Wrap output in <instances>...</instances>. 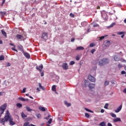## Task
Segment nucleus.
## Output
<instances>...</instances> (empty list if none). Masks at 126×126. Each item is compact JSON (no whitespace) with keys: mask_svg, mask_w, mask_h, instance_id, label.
Returning <instances> with one entry per match:
<instances>
[{"mask_svg":"<svg viewBox=\"0 0 126 126\" xmlns=\"http://www.w3.org/2000/svg\"><path fill=\"white\" fill-rule=\"evenodd\" d=\"M107 126H112V124H111V123H109L107 124Z\"/></svg>","mask_w":126,"mask_h":126,"instance_id":"56","label":"nucleus"},{"mask_svg":"<svg viewBox=\"0 0 126 126\" xmlns=\"http://www.w3.org/2000/svg\"><path fill=\"white\" fill-rule=\"evenodd\" d=\"M85 110L87 111V112H90V113H93V111L92 110H90L89 109L85 108Z\"/></svg>","mask_w":126,"mask_h":126,"instance_id":"31","label":"nucleus"},{"mask_svg":"<svg viewBox=\"0 0 126 126\" xmlns=\"http://www.w3.org/2000/svg\"><path fill=\"white\" fill-rule=\"evenodd\" d=\"M85 117H86V118H89V117H90V115H89V114L86 113H85Z\"/></svg>","mask_w":126,"mask_h":126,"instance_id":"38","label":"nucleus"},{"mask_svg":"<svg viewBox=\"0 0 126 126\" xmlns=\"http://www.w3.org/2000/svg\"><path fill=\"white\" fill-rule=\"evenodd\" d=\"M3 94H5V93H4V92H0V96H2V95H3Z\"/></svg>","mask_w":126,"mask_h":126,"instance_id":"42","label":"nucleus"},{"mask_svg":"<svg viewBox=\"0 0 126 126\" xmlns=\"http://www.w3.org/2000/svg\"><path fill=\"white\" fill-rule=\"evenodd\" d=\"M114 61H115V62H119V61H120V58L117 55L114 56Z\"/></svg>","mask_w":126,"mask_h":126,"instance_id":"15","label":"nucleus"},{"mask_svg":"<svg viewBox=\"0 0 126 126\" xmlns=\"http://www.w3.org/2000/svg\"><path fill=\"white\" fill-rule=\"evenodd\" d=\"M38 86H39V87H40V88H41V87H42V85L40 83L38 84Z\"/></svg>","mask_w":126,"mask_h":126,"instance_id":"54","label":"nucleus"},{"mask_svg":"<svg viewBox=\"0 0 126 126\" xmlns=\"http://www.w3.org/2000/svg\"><path fill=\"white\" fill-rule=\"evenodd\" d=\"M100 126H106V123L105 122H102L99 124Z\"/></svg>","mask_w":126,"mask_h":126,"instance_id":"23","label":"nucleus"},{"mask_svg":"<svg viewBox=\"0 0 126 126\" xmlns=\"http://www.w3.org/2000/svg\"><path fill=\"white\" fill-rule=\"evenodd\" d=\"M21 116L22 118H27V115H25L23 112L21 113Z\"/></svg>","mask_w":126,"mask_h":126,"instance_id":"27","label":"nucleus"},{"mask_svg":"<svg viewBox=\"0 0 126 126\" xmlns=\"http://www.w3.org/2000/svg\"><path fill=\"white\" fill-rule=\"evenodd\" d=\"M41 38L44 39V40H47V39H48V33L44 32L42 34V35L41 36Z\"/></svg>","mask_w":126,"mask_h":126,"instance_id":"6","label":"nucleus"},{"mask_svg":"<svg viewBox=\"0 0 126 126\" xmlns=\"http://www.w3.org/2000/svg\"><path fill=\"white\" fill-rule=\"evenodd\" d=\"M51 115L49 114L48 117L44 118V119L46 120H49V118H51Z\"/></svg>","mask_w":126,"mask_h":126,"instance_id":"39","label":"nucleus"},{"mask_svg":"<svg viewBox=\"0 0 126 126\" xmlns=\"http://www.w3.org/2000/svg\"><path fill=\"white\" fill-rule=\"evenodd\" d=\"M26 108L27 109L28 112H32V109L30 108L29 106H26Z\"/></svg>","mask_w":126,"mask_h":126,"instance_id":"24","label":"nucleus"},{"mask_svg":"<svg viewBox=\"0 0 126 126\" xmlns=\"http://www.w3.org/2000/svg\"><path fill=\"white\" fill-rule=\"evenodd\" d=\"M12 50L13 51H14L15 52H17V50L16 49H15V45H14V46L12 48Z\"/></svg>","mask_w":126,"mask_h":126,"instance_id":"41","label":"nucleus"},{"mask_svg":"<svg viewBox=\"0 0 126 126\" xmlns=\"http://www.w3.org/2000/svg\"><path fill=\"white\" fill-rule=\"evenodd\" d=\"M109 106V104L106 103L104 106V109H108V106Z\"/></svg>","mask_w":126,"mask_h":126,"instance_id":"33","label":"nucleus"},{"mask_svg":"<svg viewBox=\"0 0 126 126\" xmlns=\"http://www.w3.org/2000/svg\"><path fill=\"white\" fill-rule=\"evenodd\" d=\"M43 64H40L38 67V66L36 67V69H37V70H39L40 72H41L43 69Z\"/></svg>","mask_w":126,"mask_h":126,"instance_id":"9","label":"nucleus"},{"mask_svg":"<svg viewBox=\"0 0 126 126\" xmlns=\"http://www.w3.org/2000/svg\"><path fill=\"white\" fill-rule=\"evenodd\" d=\"M9 118V111H8V110H7L4 118L1 119L0 121V124H2L3 126H4V125L5 124V122H7V121H8Z\"/></svg>","mask_w":126,"mask_h":126,"instance_id":"1","label":"nucleus"},{"mask_svg":"<svg viewBox=\"0 0 126 126\" xmlns=\"http://www.w3.org/2000/svg\"><path fill=\"white\" fill-rule=\"evenodd\" d=\"M4 2H5V0H2L1 5H3Z\"/></svg>","mask_w":126,"mask_h":126,"instance_id":"50","label":"nucleus"},{"mask_svg":"<svg viewBox=\"0 0 126 126\" xmlns=\"http://www.w3.org/2000/svg\"><path fill=\"white\" fill-rule=\"evenodd\" d=\"M101 16L104 20H107L108 19V15L105 12H101Z\"/></svg>","mask_w":126,"mask_h":126,"instance_id":"4","label":"nucleus"},{"mask_svg":"<svg viewBox=\"0 0 126 126\" xmlns=\"http://www.w3.org/2000/svg\"><path fill=\"white\" fill-rule=\"evenodd\" d=\"M52 91H56V85H53L52 87Z\"/></svg>","mask_w":126,"mask_h":126,"instance_id":"32","label":"nucleus"},{"mask_svg":"<svg viewBox=\"0 0 126 126\" xmlns=\"http://www.w3.org/2000/svg\"><path fill=\"white\" fill-rule=\"evenodd\" d=\"M87 24H88V23H87V22H83L81 23V25L83 27H85V26H86Z\"/></svg>","mask_w":126,"mask_h":126,"instance_id":"16","label":"nucleus"},{"mask_svg":"<svg viewBox=\"0 0 126 126\" xmlns=\"http://www.w3.org/2000/svg\"><path fill=\"white\" fill-rule=\"evenodd\" d=\"M110 44H111V42L110 41V40H107V42H106L104 44V46L105 47H109Z\"/></svg>","mask_w":126,"mask_h":126,"instance_id":"13","label":"nucleus"},{"mask_svg":"<svg viewBox=\"0 0 126 126\" xmlns=\"http://www.w3.org/2000/svg\"><path fill=\"white\" fill-rule=\"evenodd\" d=\"M124 37H125V34H122L121 38H124Z\"/></svg>","mask_w":126,"mask_h":126,"instance_id":"64","label":"nucleus"},{"mask_svg":"<svg viewBox=\"0 0 126 126\" xmlns=\"http://www.w3.org/2000/svg\"><path fill=\"white\" fill-rule=\"evenodd\" d=\"M99 27V25L97 24H94L93 25V27Z\"/></svg>","mask_w":126,"mask_h":126,"instance_id":"46","label":"nucleus"},{"mask_svg":"<svg viewBox=\"0 0 126 126\" xmlns=\"http://www.w3.org/2000/svg\"><path fill=\"white\" fill-rule=\"evenodd\" d=\"M40 88L41 89H42V90H43V91H45V90H46V89H45V88L43 86Z\"/></svg>","mask_w":126,"mask_h":126,"instance_id":"52","label":"nucleus"},{"mask_svg":"<svg viewBox=\"0 0 126 126\" xmlns=\"http://www.w3.org/2000/svg\"><path fill=\"white\" fill-rule=\"evenodd\" d=\"M41 77L44 76V72H41Z\"/></svg>","mask_w":126,"mask_h":126,"instance_id":"57","label":"nucleus"},{"mask_svg":"<svg viewBox=\"0 0 126 126\" xmlns=\"http://www.w3.org/2000/svg\"><path fill=\"white\" fill-rule=\"evenodd\" d=\"M74 40H75V39H74V38H71V42H74Z\"/></svg>","mask_w":126,"mask_h":126,"instance_id":"61","label":"nucleus"},{"mask_svg":"<svg viewBox=\"0 0 126 126\" xmlns=\"http://www.w3.org/2000/svg\"><path fill=\"white\" fill-rule=\"evenodd\" d=\"M114 25H116V23H113L109 26H108V28H111L112 27H113Z\"/></svg>","mask_w":126,"mask_h":126,"instance_id":"29","label":"nucleus"},{"mask_svg":"<svg viewBox=\"0 0 126 126\" xmlns=\"http://www.w3.org/2000/svg\"><path fill=\"white\" fill-rule=\"evenodd\" d=\"M76 61H79L80 60V58L79 57V56H78L76 57Z\"/></svg>","mask_w":126,"mask_h":126,"instance_id":"45","label":"nucleus"},{"mask_svg":"<svg viewBox=\"0 0 126 126\" xmlns=\"http://www.w3.org/2000/svg\"><path fill=\"white\" fill-rule=\"evenodd\" d=\"M95 51H96V50L93 49L92 50H91V53L93 54H94V53H95Z\"/></svg>","mask_w":126,"mask_h":126,"instance_id":"36","label":"nucleus"},{"mask_svg":"<svg viewBox=\"0 0 126 126\" xmlns=\"http://www.w3.org/2000/svg\"><path fill=\"white\" fill-rule=\"evenodd\" d=\"M35 116L37 119H41L42 118V115H41V114L38 113V114H36Z\"/></svg>","mask_w":126,"mask_h":126,"instance_id":"17","label":"nucleus"},{"mask_svg":"<svg viewBox=\"0 0 126 126\" xmlns=\"http://www.w3.org/2000/svg\"><path fill=\"white\" fill-rule=\"evenodd\" d=\"M123 92H124V93H126V89H125L123 90Z\"/></svg>","mask_w":126,"mask_h":126,"instance_id":"63","label":"nucleus"},{"mask_svg":"<svg viewBox=\"0 0 126 126\" xmlns=\"http://www.w3.org/2000/svg\"><path fill=\"white\" fill-rule=\"evenodd\" d=\"M76 51H82L83 50H84V47H82V46H79L77 47L76 48Z\"/></svg>","mask_w":126,"mask_h":126,"instance_id":"14","label":"nucleus"},{"mask_svg":"<svg viewBox=\"0 0 126 126\" xmlns=\"http://www.w3.org/2000/svg\"><path fill=\"white\" fill-rule=\"evenodd\" d=\"M52 121H53V119H50V120L48 121V124H52Z\"/></svg>","mask_w":126,"mask_h":126,"instance_id":"43","label":"nucleus"},{"mask_svg":"<svg viewBox=\"0 0 126 126\" xmlns=\"http://www.w3.org/2000/svg\"><path fill=\"white\" fill-rule=\"evenodd\" d=\"M122 64H118V67H119V68H121V67H122Z\"/></svg>","mask_w":126,"mask_h":126,"instance_id":"58","label":"nucleus"},{"mask_svg":"<svg viewBox=\"0 0 126 126\" xmlns=\"http://www.w3.org/2000/svg\"><path fill=\"white\" fill-rule=\"evenodd\" d=\"M0 14L1 16H4V15H5V14H6V12H0Z\"/></svg>","mask_w":126,"mask_h":126,"instance_id":"26","label":"nucleus"},{"mask_svg":"<svg viewBox=\"0 0 126 126\" xmlns=\"http://www.w3.org/2000/svg\"><path fill=\"white\" fill-rule=\"evenodd\" d=\"M69 15L71 17H74V14H72V13H70Z\"/></svg>","mask_w":126,"mask_h":126,"instance_id":"48","label":"nucleus"},{"mask_svg":"<svg viewBox=\"0 0 126 126\" xmlns=\"http://www.w3.org/2000/svg\"><path fill=\"white\" fill-rule=\"evenodd\" d=\"M17 108H22V104L21 103H18L16 104Z\"/></svg>","mask_w":126,"mask_h":126,"instance_id":"21","label":"nucleus"},{"mask_svg":"<svg viewBox=\"0 0 126 126\" xmlns=\"http://www.w3.org/2000/svg\"><path fill=\"white\" fill-rule=\"evenodd\" d=\"M25 92H26V88L23 89L22 93H25Z\"/></svg>","mask_w":126,"mask_h":126,"instance_id":"44","label":"nucleus"},{"mask_svg":"<svg viewBox=\"0 0 126 126\" xmlns=\"http://www.w3.org/2000/svg\"><path fill=\"white\" fill-rule=\"evenodd\" d=\"M74 63H75V62H74V61H71L70 62V65H73V64H74Z\"/></svg>","mask_w":126,"mask_h":126,"instance_id":"34","label":"nucleus"},{"mask_svg":"<svg viewBox=\"0 0 126 126\" xmlns=\"http://www.w3.org/2000/svg\"><path fill=\"white\" fill-rule=\"evenodd\" d=\"M104 112H105V111L104 110V109H102L101 110H100V112L101 113H104Z\"/></svg>","mask_w":126,"mask_h":126,"instance_id":"59","label":"nucleus"},{"mask_svg":"<svg viewBox=\"0 0 126 126\" xmlns=\"http://www.w3.org/2000/svg\"><path fill=\"white\" fill-rule=\"evenodd\" d=\"M110 115L111 116L112 118H117V115L113 113H110Z\"/></svg>","mask_w":126,"mask_h":126,"instance_id":"20","label":"nucleus"},{"mask_svg":"<svg viewBox=\"0 0 126 126\" xmlns=\"http://www.w3.org/2000/svg\"><path fill=\"white\" fill-rule=\"evenodd\" d=\"M64 103L65 105H67V104L68 103L67 102V101H64Z\"/></svg>","mask_w":126,"mask_h":126,"instance_id":"62","label":"nucleus"},{"mask_svg":"<svg viewBox=\"0 0 126 126\" xmlns=\"http://www.w3.org/2000/svg\"><path fill=\"white\" fill-rule=\"evenodd\" d=\"M1 33L5 37V38H6V32H5L4 31H1Z\"/></svg>","mask_w":126,"mask_h":126,"instance_id":"25","label":"nucleus"},{"mask_svg":"<svg viewBox=\"0 0 126 126\" xmlns=\"http://www.w3.org/2000/svg\"><path fill=\"white\" fill-rule=\"evenodd\" d=\"M58 121H63V118H59L58 119Z\"/></svg>","mask_w":126,"mask_h":126,"instance_id":"53","label":"nucleus"},{"mask_svg":"<svg viewBox=\"0 0 126 126\" xmlns=\"http://www.w3.org/2000/svg\"><path fill=\"white\" fill-rule=\"evenodd\" d=\"M94 46H95V44H94V43H91L90 45V47L91 48H93V47H94Z\"/></svg>","mask_w":126,"mask_h":126,"instance_id":"35","label":"nucleus"},{"mask_svg":"<svg viewBox=\"0 0 126 126\" xmlns=\"http://www.w3.org/2000/svg\"><path fill=\"white\" fill-rule=\"evenodd\" d=\"M18 100H21V101H22L23 102H25V98L24 97H19Z\"/></svg>","mask_w":126,"mask_h":126,"instance_id":"22","label":"nucleus"},{"mask_svg":"<svg viewBox=\"0 0 126 126\" xmlns=\"http://www.w3.org/2000/svg\"><path fill=\"white\" fill-rule=\"evenodd\" d=\"M118 35H123V34H126V32H118L117 33Z\"/></svg>","mask_w":126,"mask_h":126,"instance_id":"28","label":"nucleus"},{"mask_svg":"<svg viewBox=\"0 0 126 126\" xmlns=\"http://www.w3.org/2000/svg\"><path fill=\"white\" fill-rule=\"evenodd\" d=\"M126 71H122L121 72V74H126Z\"/></svg>","mask_w":126,"mask_h":126,"instance_id":"51","label":"nucleus"},{"mask_svg":"<svg viewBox=\"0 0 126 126\" xmlns=\"http://www.w3.org/2000/svg\"><path fill=\"white\" fill-rule=\"evenodd\" d=\"M39 109L40 111H42V112H45V111H46V108L44 107H39Z\"/></svg>","mask_w":126,"mask_h":126,"instance_id":"18","label":"nucleus"},{"mask_svg":"<svg viewBox=\"0 0 126 126\" xmlns=\"http://www.w3.org/2000/svg\"><path fill=\"white\" fill-rule=\"evenodd\" d=\"M113 123H118V122H122L121 118H116L113 120Z\"/></svg>","mask_w":126,"mask_h":126,"instance_id":"10","label":"nucleus"},{"mask_svg":"<svg viewBox=\"0 0 126 126\" xmlns=\"http://www.w3.org/2000/svg\"><path fill=\"white\" fill-rule=\"evenodd\" d=\"M105 86H107V85H109V81H106L104 83Z\"/></svg>","mask_w":126,"mask_h":126,"instance_id":"37","label":"nucleus"},{"mask_svg":"<svg viewBox=\"0 0 126 126\" xmlns=\"http://www.w3.org/2000/svg\"><path fill=\"white\" fill-rule=\"evenodd\" d=\"M22 37H23V36H22L20 34H17L16 35V38H17V39H19V40L22 39Z\"/></svg>","mask_w":126,"mask_h":126,"instance_id":"19","label":"nucleus"},{"mask_svg":"<svg viewBox=\"0 0 126 126\" xmlns=\"http://www.w3.org/2000/svg\"><path fill=\"white\" fill-rule=\"evenodd\" d=\"M8 121H9V122L10 126H14V125H15V122H13V119L11 118V116H10V113H9V118Z\"/></svg>","mask_w":126,"mask_h":126,"instance_id":"3","label":"nucleus"},{"mask_svg":"<svg viewBox=\"0 0 126 126\" xmlns=\"http://www.w3.org/2000/svg\"><path fill=\"white\" fill-rule=\"evenodd\" d=\"M4 60V56L3 55L0 56V61H3Z\"/></svg>","mask_w":126,"mask_h":126,"instance_id":"30","label":"nucleus"},{"mask_svg":"<svg viewBox=\"0 0 126 126\" xmlns=\"http://www.w3.org/2000/svg\"><path fill=\"white\" fill-rule=\"evenodd\" d=\"M88 78L89 80L91 81L92 82H95V80H96L95 78H94V77L91 76V75H89Z\"/></svg>","mask_w":126,"mask_h":126,"instance_id":"8","label":"nucleus"},{"mask_svg":"<svg viewBox=\"0 0 126 126\" xmlns=\"http://www.w3.org/2000/svg\"><path fill=\"white\" fill-rule=\"evenodd\" d=\"M23 54L27 59H30V54H29V53L23 52Z\"/></svg>","mask_w":126,"mask_h":126,"instance_id":"12","label":"nucleus"},{"mask_svg":"<svg viewBox=\"0 0 126 126\" xmlns=\"http://www.w3.org/2000/svg\"><path fill=\"white\" fill-rule=\"evenodd\" d=\"M36 90L37 91H38V92H40L41 91V90H40V89H39V88H36Z\"/></svg>","mask_w":126,"mask_h":126,"instance_id":"55","label":"nucleus"},{"mask_svg":"<svg viewBox=\"0 0 126 126\" xmlns=\"http://www.w3.org/2000/svg\"><path fill=\"white\" fill-rule=\"evenodd\" d=\"M62 67L64 70H67L68 69V65H67V63H63Z\"/></svg>","mask_w":126,"mask_h":126,"instance_id":"5","label":"nucleus"},{"mask_svg":"<svg viewBox=\"0 0 126 126\" xmlns=\"http://www.w3.org/2000/svg\"><path fill=\"white\" fill-rule=\"evenodd\" d=\"M104 39H105V36H102L100 37V38H99V40L100 41L102 40H104Z\"/></svg>","mask_w":126,"mask_h":126,"instance_id":"40","label":"nucleus"},{"mask_svg":"<svg viewBox=\"0 0 126 126\" xmlns=\"http://www.w3.org/2000/svg\"><path fill=\"white\" fill-rule=\"evenodd\" d=\"M107 63H109V60L107 59H103L99 61L98 65L102 66V65H105V64H107Z\"/></svg>","mask_w":126,"mask_h":126,"instance_id":"2","label":"nucleus"},{"mask_svg":"<svg viewBox=\"0 0 126 126\" xmlns=\"http://www.w3.org/2000/svg\"><path fill=\"white\" fill-rule=\"evenodd\" d=\"M71 106V103H68V104L66 105L67 107H70Z\"/></svg>","mask_w":126,"mask_h":126,"instance_id":"49","label":"nucleus"},{"mask_svg":"<svg viewBox=\"0 0 126 126\" xmlns=\"http://www.w3.org/2000/svg\"><path fill=\"white\" fill-rule=\"evenodd\" d=\"M89 88L90 89H93L95 88V84H92V83H90L88 85Z\"/></svg>","mask_w":126,"mask_h":126,"instance_id":"11","label":"nucleus"},{"mask_svg":"<svg viewBox=\"0 0 126 126\" xmlns=\"http://www.w3.org/2000/svg\"><path fill=\"white\" fill-rule=\"evenodd\" d=\"M10 65H11V64H10V63H6V66H10Z\"/></svg>","mask_w":126,"mask_h":126,"instance_id":"47","label":"nucleus"},{"mask_svg":"<svg viewBox=\"0 0 126 126\" xmlns=\"http://www.w3.org/2000/svg\"><path fill=\"white\" fill-rule=\"evenodd\" d=\"M9 45H10V46H13V47H14V44H13V43H9Z\"/></svg>","mask_w":126,"mask_h":126,"instance_id":"60","label":"nucleus"},{"mask_svg":"<svg viewBox=\"0 0 126 126\" xmlns=\"http://www.w3.org/2000/svg\"><path fill=\"white\" fill-rule=\"evenodd\" d=\"M123 108V104H121L116 110H115V113H119V112H121V110H122V108Z\"/></svg>","mask_w":126,"mask_h":126,"instance_id":"7","label":"nucleus"}]
</instances>
